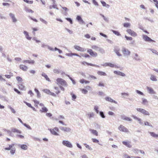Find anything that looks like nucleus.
<instances>
[{
    "instance_id": "obj_1",
    "label": "nucleus",
    "mask_w": 158,
    "mask_h": 158,
    "mask_svg": "<svg viewBox=\"0 0 158 158\" xmlns=\"http://www.w3.org/2000/svg\"><path fill=\"white\" fill-rule=\"evenodd\" d=\"M56 84L61 86H67V84L66 82L63 79L60 78H58L56 80Z\"/></svg>"
},
{
    "instance_id": "obj_2",
    "label": "nucleus",
    "mask_w": 158,
    "mask_h": 158,
    "mask_svg": "<svg viewBox=\"0 0 158 158\" xmlns=\"http://www.w3.org/2000/svg\"><path fill=\"white\" fill-rule=\"evenodd\" d=\"M14 144H11L10 145H9V147L8 148H5V150H10V153L12 155H14L15 153L16 149L14 148H13V147L14 146Z\"/></svg>"
},
{
    "instance_id": "obj_3",
    "label": "nucleus",
    "mask_w": 158,
    "mask_h": 158,
    "mask_svg": "<svg viewBox=\"0 0 158 158\" xmlns=\"http://www.w3.org/2000/svg\"><path fill=\"white\" fill-rule=\"evenodd\" d=\"M49 130L52 134L56 135H59L57 133L59 131L57 127H55L53 129H50Z\"/></svg>"
},
{
    "instance_id": "obj_4",
    "label": "nucleus",
    "mask_w": 158,
    "mask_h": 158,
    "mask_svg": "<svg viewBox=\"0 0 158 158\" xmlns=\"http://www.w3.org/2000/svg\"><path fill=\"white\" fill-rule=\"evenodd\" d=\"M118 130L127 133L129 132L128 130L123 125H120L118 127Z\"/></svg>"
},
{
    "instance_id": "obj_5",
    "label": "nucleus",
    "mask_w": 158,
    "mask_h": 158,
    "mask_svg": "<svg viewBox=\"0 0 158 158\" xmlns=\"http://www.w3.org/2000/svg\"><path fill=\"white\" fill-rule=\"evenodd\" d=\"M87 52L89 53V55L92 57H96L98 56V54L97 53L94 52L91 49H88Z\"/></svg>"
},
{
    "instance_id": "obj_6",
    "label": "nucleus",
    "mask_w": 158,
    "mask_h": 158,
    "mask_svg": "<svg viewBox=\"0 0 158 158\" xmlns=\"http://www.w3.org/2000/svg\"><path fill=\"white\" fill-rule=\"evenodd\" d=\"M136 110L138 111L141 112L145 115H149V113L148 111L143 109L138 108L136 109Z\"/></svg>"
},
{
    "instance_id": "obj_7",
    "label": "nucleus",
    "mask_w": 158,
    "mask_h": 158,
    "mask_svg": "<svg viewBox=\"0 0 158 158\" xmlns=\"http://www.w3.org/2000/svg\"><path fill=\"white\" fill-rule=\"evenodd\" d=\"M142 37L143 39L146 41H148V42H155V41L152 40L150 38H149V37H148V36L146 35H142Z\"/></svg>"
},
{
    "instance_id": "obj_8",
    "label": "nucleus",
    "mask_w": 158,
    "mask_h": 158,
    "mask_svg": "<svg viewBox=\"0 0 158 158\" xmlns=\"http://www.w3.org/2000/svg\"><path fill=\"white\" fill-rule=\"evenodd\" d=\"M126 31L128 33L132 36L135 37L137 36V34L136 33L131 29H128Z\"/></svg>"
},
{
    "instance_id": "obj_9",
    "label": "nucleus",
    "mask_w": 158,
    "mask_h": 158,
    "mask_svg": "<svg viewBox=\"0 0 158 158\" xmlns=\"http://www.w3.org/2000/svg\"><path fill=\"white\" fill-rule=\"evenodd\" d=\"M54 90H53L54 94H55L54 97H56V95L60 93V90L59 88L58 87H54Z\"/></svg>"
},
{
    "instance_id": "obj_10",
    "label": "nucleus",
    "mask_w": 158,
    "mask_h": 158,
    "mask_svg": "<svg viewBox=\"0 0 158 158\" xmlns=\"http://www.w3.org/2000/svg\"><path fill=\"white\" fill-rule=\"evenodd\" d=\"M74 49L77 50L81 52H84L86 50L85 48H82L78 45H74Z\"/></svg>"
},
{
    "instance_id": "obj_11",
    "label": "nucleus",
    "mask_w": 158,
    "mask_h": 158,
    "mask_svg": "<svg viewBox=\"0 0 158 158\" xmlns=\"http://www.w3.org/2000/svg\"><path fill=\"white\" fill-rule=\"evenodd\" d=\"M104 66H109L111 68H118L119 67L113 64L110 63H106L104 64Z\"/></svg>"
},
{
    "instance_id": "obj_12",
    "label": "nucleus",
    "mask_w": 158,
    "mask_h": 158,
    "mask_svg": "<svg viewBox=\"0 0 158 158\" xmlns=\"http://www.w3.org/2000/svg\"><path fill=\"white\" fill-rule=\"evenodd\" d=\"M43 91L45 93L50 95L52 96H55V94H54V92H51L49 89H45L43 90Z\"/></svg>"
},
{
    "instance_id": "obj_13",
    "label": "nucleus",
    "mask_w": 158,
    "mask_h": 158,
    "mask_svg": "<svg viewBox=\"0 0 158 158\" xmlns=\"http://www.w3.org/2000/svg\"><path fill=\"white\" fill-rule=\"evenodd\" d=\"M123 144L129 148H131L132 147V145L130 141H123L122 142Z\"/></svg>"
},
{
    "instance_id": "obj_14",
    "label": "nucleus",
    "mask_w": 158,
    "mask_h": 158,
    "mask_svg": "<svg viewBox=\"0 0 158 158\" xmlns=\"http://www.w3.org/2000/svg\"><path fill=\"white\" fill-rule=\"evenodd\" d=\"M63 144L68 147L72 148V145L71 144L69 141H63L62 142Z\"/></svg>"
},
{
    "instance_id": "obj_15",
    "label": "nucleus",
    "mask_w": 158,
    "mask_h": 158,
    "mask_svg": "<svg viewBox=\"0 0 158 158\" xmlns=\"http://www.w3.org/2000/svg\"><path fill=\"white\" fill-rule=\"evenodd\" d=\"M20 69L24 71H27L28 69V67L24 64H21L19 65Z\"/></svg>"
},
{
    "instance_id": "obj_16",
    "label": "nucleus",
    "mask_w": 158,
    "mask_h": 158,
    "mask_svg": "<svg viewBox=\"0 0 158 158\" xmlns=\"http://www.w3.org/2000/svg\"><path fill=\"white\" fill-rule=\"evenodd\" d=\"M122 52L124 55H129L130 53V52L127 49L123 48Z\"/></svg>"
},
{
    "instance_id": "obj_17",
    "label": "nucleus",
    "mask_w": 158,
    "mask_h": 158,
    "mask_svg": "<svg viewBox=\"0 0 158 158\" xmlns=\"http://www.w3.org/2000/svg\"><path fill=\"white\" fill-rule=\"evenodd\" d=\"M60 129L63 131L67 132L70 131L71 130L70 128L66 127H61Z\"/></svg>"
},
{
    "instance_id": "obj_18",
    "label": "nucleus",
    "mask_w": 158,
    "mask_h": 158,
    "mask_svg": "<svg viewBox=\"0 0 158 158\" xmlns=\"http://www.w3.org/2000/svg\"><path fill=\"white\" fill-rule=\"evenodd\" d=\"M114 73L115 74L121 76H122L124 77L125 76V74L124 73H122L119 71H114Z\"/></svg>"
},
{
    "instance_id": "obj_19",
    "label": "nucleus",
    "mask_w": 158,
    "mask_h": 158,
    "mask_svg": "<svg viewBox=\"0 0 158 158\" xmlns=\"http://www.w3.org/2000/svg\"><path fill=\"white\" fill-rule=\"evenodd\" d=\"M23 63H28L29 64H33L35 63V61L34 60H24L23 61Z\"/></svg>"
},
{
    "instance_id": "obj_20",
    "label": "nucleus",
    "mask_w": 158,
    "mask_h": 158,
    "mask_svg": "<svg viewBox=\"0 0 158 158\" xmlns=\"http://www.w3.org/2000/svg\"><path fill=\"white\" fill-rule=\"evenodd\" d=\"M89 131H91L92 133L96 136L98 135V131L95 130L90 129Z\"/></svg>"
},
{
    "instance_id": "obj_21",
    "label": "nucleus",
    "mask_w": 158,
    "mask_h": 158,
    "mask_svg": "<svg viewBox=\"0 0 158 158\" xmlns=\"http://www.w3.org/2000/svg\"><path fill=\"white\" fill-rule=\"evenodd\" d=\"M147 89L150 94H154L155 93V92L152 88L147 87Z\"/></svg>"
},
{
    "instance_id": "obj_22",
    "label": "nucleus",
    "mask_w": 158,
    "mask_h": 158,
    "mask_svg": "<svg viewBox=\"0 0 158 158\" xmlns=\"http://www.w3.org/2000/svg\"><path fill=\"white\" fill-rule=\"evenodd\" d=\"M23 33L27 39L29 40H30L31 39V37L29 36L28 33L26 31H24Z\"/></svg>"
},
{
    "instance_id": "obj_23",
    "label": "nucleus",
    "mask_w": 158,
    "mask_h": 158,
    "mask_svg": "<svg viewBox=\"0 0 158 158\" xmlns=\"http://www.w3.org/2000/svg\"><path fill=\"white\" fill-rule=\"evenodd\" d=\"M9 15L10 16V17H11V19H12L13 21L14 22H16L17 19L15 18L14 15H13L12 13H10V14Z\"/></svg>"
},
{
    "instance_id": "obj_24",
    "label": "nucleus",
    "mask_w": 158,
    "mask_h": 158,
    "mask_svg": "<svg viewBox=\"0 0 158 158\" xmlns=\"http://www.w3.org/2000/svg\"><path fill=\"white\" fill-rule=\"evenodd\" d=\"M19 88L21 90H24L25 89V87L23 84L21 83L19 85Z\"/></svg>"
},
{
    "instance_id": "obj_25",
    "label": "nucleus",
    "mask_w": 158,
    "mask_h": 158,
    "mask_svg": "<svg viewBox=\"0 0 158 158\" xmlns=\"http://www.w3.org/2000/svg\"><path fill=\"white\" fill-rule=\"evenodd\" d=\"M142 104H143V105H148V101L147 99L143 98H142Z\"/></svg>"
},
{
    "instance_id": "obj_26",
    "label": "nucleus",
    "mask_w": 158,
    "mask_h": 158,
    "mask_svg": "<svg viewBox=\"0 0 158 158\" xmlns=\"http://www.w3.org/2000/svg\"><path fill=\"white\" fill-rule=\"evenodd\" d=\"M105 100L108 101V102H114L115 103V101L114 100H113L112 99H111L109 97H106L105 98Z\"/></svg>"
},
{
    "instance_id": "obj_27",
    "label": "nucleus",
    "mask_w": 158,
    "mask_h": 158,
    "mask_svg": "<svg viewBox=\"0 0 158 158\" xmlns=\"http://www.w3.org/2000/svg\"><path fill=\"white\" fill-rule=\"evenodd\" d=\"M97 74L100 76H106L107 75L106 74L102 71H98L97 72Z\"/></svg>"
},
{
    "instance_id": "obj_28",
    "label": "nucleus",
    "mask_w": 158,
    "mask_h": 158,
    "mask_svg": "<svg viewBox=\"0 0 158 158\" xmlns=\"http://www.w3.org/2000/svg\"><path fill=\"white\" fill-rule=\"evenodd\" d=\"M11 131L14 133H21V131H20L18 130V129L15 128H12L11 130Z\"/></svg>"
},
{
    "instance_id": "obj_29",
    "label": "nucleus",
    "mask_w": 158,
    "mask_h": 158,
    "mask_svg": "<svg viewBox=\"0 0 158 158\" xmlns=\"http://www.w3.org/2000/svg\"><path fill=\"white\" fill-rule=\"evenodd\" d=\"M114 52L118 56H121V54L120 53V49L118 48H116L114 50Z\"/></svg>"
},
{
    "instance_id": "obj_30",
    "label": "nucleus",
    "mask_w": 158,
    "mask_h": 158,
    "mask_svg": "<svg viewBox=\"0 0 158 158\" xmlns=\"http://www.w3.org/2000/svg\"><path fill=\"white\" fill-rule=\"evenodd\" d=\"M81 64L83 65L86 64L88 66L89 65V66H95V65L94 64L91 63H87L85 61H83V62H82Z\"/></svg>"
},
{
    "instance_id": "obj_31",
    "label": "nucleus",
    "mask_w": 158,
    "mask_h": 158,
    "mask_svg": "<svg viewBox=\"0 0 158 158\" xmlns=\"http://www.w3.org/2000/svg\"><path fill=\"white\" fill-rule=\"evenodd\" d=\"M67 55L69 56H78L79 57H81L79 55H78L77 54L75 53H68L67 54Z\"/></svg>"
},
{
    "instance_id": "obj_32",
    "label": "nucleus",
    "mask_w": 158,
    "mask_h": 158,
    "mask_svg": "<svg viewBox=\"0 0 158 158\" xmlns=\"http://www.w3.org/2000/svg\"><path fill=\"white\" fill-rule=\"evenodd\" d=\"M42 75L46 79V80L48 81H50V79L48 78V76L44 73H43Z\"/></svg>"
},
{
    "instance_id": "obj_33",
    "label": "nucleus",
    "mask_w": 158,
    "mask_h": 158,
    "mask_svg": "<svg viewBox=\"0 0 158 158\" xmlns=\"http://www.w3.org/2000/svg\"><path fill=\"white\" fill-rule=\"evenodd\" d=\"M77 19L80 23H84V21H83L81 16H77Z\"/></svg>"
},
{
    "instance_id": "obj_34",
    "label": "nucleus",
    "mask_w": 158,
    "mask_h": 158,
    "mask_svg": "<svg viewBox=\"0 0 158 158\" xmlns=\"http://www.w3.org/2000/svg\"><path fill=\"white\" fill-rule=\"evenodd\" d=\"M20 147L21 149L23 150H26L27 149V146L25 144L21 145Z\"/></svg>"
},
{
    "instance_id": "obj_35",
    "label": "nucleus",
    "mask_w": 158,
    "mask_h": 158,
    "mask_svg": "<svg viewBox=\"0 0 158 158\" xmlns=\"http://www.w3.org/2000/svg\"><path fill=\"white\" fill-rule=\"evenodd\" d=\"M80 82L81 83H85V84L89 83V81L85 80L84 79L80 80Z\"/></svg>"
},
{
    "instance_id": "obj_36",
    "label": "nucleus",
    "mask_w": 158,
    "mask_h": 158,
    "mask_svg": "<svg viewBox=\"0 0 158 158\" xmlns=\"http://www.w3.org/2000/svg\"><path fill=\"white\" fill-rule=\"evenodd\" d=\"M150 134L152 136L156 138H158V134H156L154 132H150Z\"/></svg>"
},
{
    "instance_id": "obj_37",
    "label": "nucleus",
    "mask_w": 158,
    "mask_h": 158,
    "mask_svg": "<svg viewBox=\"0 0 158 158\" xmlns=\"http://www.w3.org/2000/svg\"><path fill=\"white\" fill-rule=\"evenodd\" d=\"M91 48L95 50H100V48L99 47L96 45H92L91 46Z\"/></svg>"
},
{
    "instance_id": "obj_38",
    "label": "nucleus",
    "mask_w": 158,
    "mask_h": 158,
    "mask_svg": "<svg viewBox=\"0 0 158 158\" xmlns=\"http://www.w3.org/2000/svg\"><path fill=\"white\" fill-rule=\"evenodd\" d=\"M122 118L123 119L127 121H131L132 120L131 119V118L129 117L123 116L122 117Z\"/></svg>"
},
{
    "instance_id": "obj_39",
    "label": "nucleus",
    "mask_w": 158,
    "mask_h": 158,
    "mask_svg": "<svg viewBox=\"0 0 158 158\" xmlns=\"http://www.w3.org/2000/svg\"><path fill=\"white\" fill-rule=\"evenodd\" d=\"M101 2L104 6H106L107 7H109L110 6L109 5L106 4V3L103 1H101Z\"/></svg>"
},
{
    "instance_id": "obj_40",
    "label": "nucleus",
    "mask_w": 158,
    "mask_h": 158,
    "mask_svg": "<svg viewBox=\"0 0 158 158\" xmlns=\"http://www.w3.org/2000/svg\"><path fill=\"white\" fill-rule=\"evenodd\" d=\"M25 11L27 12V13H33L34 12V11H33L32 10L28 9L27 8H26L25 9Z\"/></svg>"
},
{
    "instance_id": "obj_41",
    "label": "nucleus",
    "mask_w": 158,
    "mask_h": 158,
    "mask_svg": "<svg viewBox=\"0 0 158 158\" xmlns=\"http://www.w3.org/2000/svg\"><path fill=\"white\" fill-rule=\"evenodd\" d=\"M112 31L113 32L114 34L115 35H118V36L121 35V34H120L119 32L118 31L112 30Z\"/></svg>"
},
{
    "instance_id": "obj_42",
    "label": "nucleus",
    "mask_w": 158,
    "mask_h": 158,
    "mask_svg": "<svg viewBox=\"0 0 158 158\" xmlns=\"http://www.w3.org/2000/svg\"><path fill=\"white\" fill-rule=\"evenodd\" d=\"M150 79L152 81H156L157 80L156 77L153 75H151Z\"/></svg>"
},
{
    "instance_id": "obj_43",
    "label": "nucleus",
    "mask_w": 158,
    "mask_h": 158,
    "mask_svg": "<svg viewBox=\"0 0 158 158\" xmlns=\"http://www.w3.org/2000/svg\"><path fill=\"white\" fill-rule=\"evenodd\" d=\"M40 110L42 112H47L48 111V109L46 107H43Z\"/></svg>"
},
{
    "instance_id": "obj_44",
    "label": "nucleus",
    "mask_w": 158,
    "mask_h": 158,
    "mask_svg": "<svg viewBox=\"0 0 158 158\" xmlns=\"http://www.w3.org/2000/svg\"><path fill=\"white\" fill-rule=\"evenodd\" d=\"M80 90L81 91L82 93L83 94H86L88 92L87 90L85 89H81Z\"/></svg>"
},
{
    "instance_id": "obj_45",
    "label": "nucleus",
    "mask_w": 158,
    "mask_h": 158,
    "mask_svg": "<svg viewBox=\"0 0 158 158\" xmlns=\"http://www.w3.org/2000/svg\"><path fill=\"white\" fill-rule=\"evenodd\" d=\"M131 157L129 156L128 154L125 153L123 155V158H131Z\"/></svg>"
},
{
    "instance_id": "obj_46",
    "label": "nucleus",
    "mask_w": 158,
    "mask_h": 158,
    "mask_svg": "<svg viewBox=\"0 0 158 158\" xmlns=\"http://www.w3.org/2000/svg\"><path fill=\"white\" fill-rule=\"evenodd\" d=\"M131 24L129 23H125L123 24V26L124 27H130Z\"/></svg>"
},
{
    "instance_id": "obj_47",
    "label": "nucleus",
    "mask_w": 158,
    "mask_h": 158,
    "mask_svg": "<svg viewBox=\"0 0 158 158\" xmlns=\"http://www.w3.org/2000/svg\"><path fill=\"white\" fill-rule=\"evenodd\" d=\"M33 101L35 103V106L36 107L39 104V102L35 100H33Z\"/></svg>"
},
{
    "instance_id": "obj_48",
    "label": "nucleus",
    "mask_w": 158,
    "mask_h": 158,
    "mask_svg": "<svg viewBox=\"0 0 158 158\" xmlns=\"http://www.w3.org/2000/svg\"><path fill=\"white\" fill-rule=\"evenodd\" d=\"M155 2V4L156 6L158 8V1L157 0H152Z\"/></svg>"
},
{
    "instance_id": "obj_49",
    "label": "nucleus",
    "mask_w": 158,
    "mask_h": 158,
    "mask_svg": "<svg viewBox=\"0 0 158 158\" xmlns=\"http://www.w3.org/2000/svg\"><path fill=\"white\" fill-rule=\"evenodd\" d=\"M92 140L93 142L94 143H98L99 142L98 140L95 138H92Z\"/></svg>"
},
{
    "instance_id": "obj_50",
    "label": "nucleus",
    "mask_w": 158,
    "mask_h": 158,
    "mask_svg": "<svg viewBox=\"0 0 158 158\" xmlns=\"http://www.w3.org/2000/svg\"><path fill=\"white\" fill-rule=\"evenodd\" d=\"M151 50L153 53L156 55H158V52L156 50L152 49H151Z\"/></svg>"
},
{
    "instance_id": "obj_51",
    "label": "nucleus",
    "mask_w": 158,
    "mask_h": 158,
    "mask_svg": "<svg viewBox=\"0 0 158 158\" xmlns=\"http://www.w3.org/2000/svg\"><path fill=\"white\" fill-rule=\"evenodd\" d=\"M125 37L127 40H132L133 39L131 37H128L126 35L125 36Z\"/></svg>"
},
{
    "instance_id": "obj_52",
    "label": "nucleus",
    "mask_w": 158,
    "mask_h": 158,
    "mask_svg": "<svg viewBox=\"0 0 158 158\" xmlns=\"http://www.w3.org/2000/svg\"><path fill=\"white\" fill-rule=\"evenodd\" d=\"M16 78L17 80L18 81H23L22 79L20 77H17Z\"/></svg>"
},
{
    "instance_id": "obj_53",
    "label": "nucleus",
    "mask_w": 158,
    "mask_h": 158,
    "mask_svg": "<svg viewBox=\"0 0 158 158\" xmlns=\"http://www.w3.org/2000/svg\"><path fill=\"white\" fill-rule=\"evenodd\" d=\"M72 97V99L73 100H74L76 98V96L75 95L73 94H71Z\"/></svg>"
},
{
    "instance_id": "obj_54",
    "label": "nucleus",
    "mask_w": 158,
    "mask_h": 158,
    "mask_svg": "<svg viewBox=\"0 0 158 158\" xmlns=\"http://www.w3.org/2000/svg\"><path fill=\"white\" fill-rule=\"evenodd\" d=\"M98 85L100 86L103 87L104 86V84L102 82H99L98 84Z\"/></svg>"
},
{
    "instance_id": "obj_55",
    "label": "nucleus",
    "mask_w": 158,
    "mask_h": 158,
    "mask_svg": "<svg viewBox=\"0 0 158 158\" xmlns=\"http://www.w3.org/2000/svg\"><path fill=\"white\" fill-rule=\"evenodd\" d=\"M93 3L96 6H98V3L95 0H92Z\"/></svg>"
},
{
    "instance_id": "obj_56",
    "label": "nucleus",
    "mask_w": 158,
    "mask_h": 158,
    "mask_svg": "<svg viewBox=\"0 0 158 158\" xmlns=\"http://www.w3.org/2000/svg\"><path fill=\"white\" fill-rule=\"evenodd\" d=\"M14 91L17 93L18 94H20L21 93L17 89L15 88L14 89Z\"/></svg>"
},
{
    "instance_id": "obj_57",
    "label": "nucleus",
    "mask_w": 158,
    "mask_h": 158,
    "mask_svg": "<svg viewBox=\"0 0 158 158\" xmlns=\"http://www.w3.org/2000/svg\"><path fill=\"white\" fill-rule=\"evenodd\" d=\"M88 116L89 118H90L92 117H93L94 116V114L93 113H91L90 114H88Z\"/></svg>"
},
{
    "instance_id": "obj_58",
    "label": "nucleus",
    "mask_w": 158,
    "mask_h": 158,
    "mask_svg": "<svg viewBox=\"0 0 158 158\" xmlns=\"http://www.w3.org/2000/svg\"><path fill=\"white\" fill-rule=\"evenodd\" d=\"M98 108L97 106H95L94 107V109L95 110V111L97 113H98V112H99V111L98 110Z\"/></svg>"
},
{
    "instance_id": "obj_59",
    "label": "nucleus",
    "mask_w": 158,
    "mask_h": 158,
    "mask_svg": "<svg viewBox=\"0 0 158 158\" xmlns=\"http://www.w3.org/2000/svg\"><path fill=\"white\" fill-rule=\"evenodd\" d=\"M144 124L145 125H147V126H152V125L149 122H145L144 123Z\"/></svg>"
},
{
    "instance_id": "obj_60",
    "label": "nucleus",
    "mask_w": 158,
    "mask_h": 158,
    "mask_svg": "<svg viewBox=\"0 0 158 158\" xmlns=\"http://www.w3.org/2000/svg\"><path fill=\"white\" fill-rule=\"evenodd\" d=\"M134 118L137 120L139 122V123H141V119L140 118H139L137 117H134Z\"/></svg>"
},
{
    "instance_id": "obj_61",
    "label": "nucleus",
    "mask_w": 158,
    "mask_h": 158,
    "mask_svg": "<svg viewBox=\"0 0 158 158\" xmlns=\"http://www.w3.org/2000/svg\"><path fill=\"white\" fill-rule=\"evenodd\" d=\"M100 116L103 118H105V116L104 115L103 113L102 112H100Z\"/></svg>"
},
{
    "instance_id": "obj_62",
    "label": "nucleus",
    "mask_w": 158,
    "mask_h": 158,
    "mask_svg": "<svg viewBox=\"0 0 158 158\" xmlns=\"http://www.w3.org/2000/svg\"><path fill=\"white\" fill-rule=\"evenodd\" d=\"M26 104V105L28 107H30V108H31V107L32 106L31 105V104L29 103H27L26 102H24Z\"/></svg>"
},
{
    "instance_id": "obj_63",
    "label": "nucleus",
    "mask_w": 158,
    "mask_h": 158,
    "mask_svg": "<svg viewBox=\"0 0 158 158\" xmlns=\"http://www.w3.org/2000/svg\"><path fill=\"white\" fill-rule=\"evenodd\" d=\"M28 94H30L31 96H32L34 95L33 93L32 92V91L31 90H30L28 91Z\"/></svg>"
},
{
    "instance_id": "obj_64",
    "label": "nucleus",
    "mask_w": 158,
    "mask_h": 158,
    "mask_svg": "<svg viewBox=\"0 0 158 158\" xmlns=\"http://www.w3.org/2000/svg\"><path fill=\"white\" fill-rule=\"evenodd\" d=\"M85 37L87 39H89L90 37V36L88 34H86L85 35Z\"/></svg>"
}]
</instances>
